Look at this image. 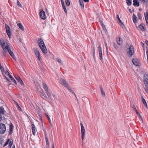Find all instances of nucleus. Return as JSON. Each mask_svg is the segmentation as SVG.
<instances>
[{
    "label": "nucleus",
    "mask_w": 148,
    "mask_h": 148,
    "mask_svg": "<svg viewBox=\"0 0 148 148\" xmlns=\"http://www.w3.org/2000/svg\"><path fill=\"white\" fill-rule=\"evenodd\" d=\"M142 45L143 46L144 45V43L142 42Z\"/></svg>",
    "instance_id": "obj_60"
},
{
    "label": "nucleus",
    "mask_w": 148,
    "mask_h": 148,
    "mask_svg": "<svg viewBox=\"0 0 148 148\" xmlns=\"http://www.w3.org/2000/svg\"><path fill=\"white\" fill-rule=\"evenodd\" d=\"M106 48L107 51L108 52V47H106Z\"/></svg>",
    "instance_id": "obj_58"
},
{
    "label": "nucleus",
    "mask_w": 148,
    "mask_h": 148,
    "mask_svg": "<svg viewBox=\"0 0 148 148\" xmlns=\"http://www.w3.org/2000/svg\"><path fill=\"white\" fill-rule=\"evenodd\" d=\"M10 139H8V140L4 144V145H3V147H5V146H6L8 143L9 142V141H10Z\"/></svg>",
    "instance_id": "obj_41"
},
{
    "label": "nucleus",
    "mask_w": 148,
    "mask_h": 148,
    "mask_svg": "<svg viewBox=\"0 0 148 148\" xmlns=\"http://www.w3.org/2000/svg\"><path fill=\"white\" fill-rule=\"evenodd\" d=\"M85 2H89V0H83Z\"/></svg>",
    "instance_id": "obj_53"
},
{
    "label": "nucleus",
    "mask_w": 148,
    "mask_h": 148,
    "mask_svg": "<svg viewBox=\"0 0 148 148\" xmlns=\"http://www.w3.org/2000/svg\"><path fill=\"white\" fill-rule=\"evenodd\" d=\"M144 77V82L148 81V75L147 74H145Z\"/></svg>",
    "instance_id": "obj_28"
},
{
    "label": "nucleus",
    "mask_w": 148,
    "mask_h": 148,
    "mask_svg": "<svg viewBox=\"0 0 148 148\" xmlns=\"http://www.w3.org/2000/svg\"><path fill=\"white\" fill-rule=\"evenodd\" d=\"M9 143V146L10 147H11V146L12 145L13 142L12 141H9V142L8 143Z\"/></svg>",
    "instance_id": "obj_46"
},
{
    "label": "nucleus",
    "mask_w": 148,
    "mask_h": 148,
    "mask_svg": "<svg viewBox=\"0 0 148 148\" xmlns=\"http://www.w3.org/2000/svg\"><path fill=\"white\" fill-rule=\"evenodd\" d=\"M43 87L45 90L47 92L48 91V88L46 84L44 82H42Z\"/></svg>",
    "instance_id": "obj_18"
},
{
    "label": "nucleus",
    "mask_w": 148,
    "mask_h": 148,
    "mask_svg": "<svg viewBox=\"0 0 148 148\" xmlns=\"http://www.w3.org/2000/svg\"><path fill=\"white\" fill-rule=\"evenodd\" d=\"M139 28L142 31H145L146 29L145 28V25L143 23H141L140 25Z\"/></svg>",
    "instance_id": "obj_17"
},
{
    "label": "nucleus",
    "mask_w": 148,
    "mask_h": 148,
    "mask_svg": "<svg viewBox=\"0 0 148 148\" xmlns=\"http://www.w3.org/2000/svg\"><path fill=\"white\" fill-rule=\"evenodd\" d=\"M105 46L106 47H108V46H107V44H106V42H105Z\"/></svg>",
    "instance_id": "obj_55"
},
{
    "label": "nucleus",
    "mask_w": 148,
    "mask_h": 148,
    "mask_svg": "<svg viewBox=\"0 0 148 148\" xmlns=\"http://www.w3.org/2000/svg\"><path fill=\"white\" fill-rule=\"evenodd\" d=\"M139 60L136 58H134L132 59V62L133 64L136 66L139 65Z\"/></svg>",
    "instance_id": "obj_11"
},
{
    "label": "nucleus",
    "mask_w": 148,
    "mask_h": 148,
    "mask_svg": "<svg viewBox=\"0 0 148 148\" xmlns=\"http://www.w3.org/2000/svg\"><path fill=\"white\" fill-rule=\"evenodd\" d=\"M5 27L8 35L9 38H10L11 37V33L10 31V28L7 24H5Z\"/></svg>",
    "instance_id": "obj_9"
},
{
    "label": "nucleus",
    "mask_w": 148,
    "mask_h": 148,
    "mask_svg": "<svg viewBox=\"0 0 148 148\" xmlns=\"http://www.w3.org/2000/svg\"><path fill=\"white\" fill-rule=\"evenodd\" d=\"M56 60L59 63H61L62 62V61L60 59L57 58L56 59Z\"/></svg>",
    "instance_id": "obj_48"
},
{
    "label": "nucleus",
    "mask_w": 148,
    "mask_h": 148,
    "mask_svg": "<svg viewBox=\"0 0 148 148\" xmlns=\"http://www.w3.org/2000/svg\"><path fill=\"white\" fill-rule=\"evenodd\" d=\"M140 118L143 121V118H142V117H141Z\"/></svg>",
    "instance_id": "obj_61"
},
{
    "label": "nucleus",
    "mask_w": 148,
    "mask_h": 148,
    "mask_svg": "<svg viewBox=\"0 0 148 148\" xmlns=\"http://www.w3.org/2000/svg\"><path fill=\"white\" fill-rule=\"evenodd\" d=\"M41 94H42V95L45 98H46V99H47V96L46 95V94L44 92H42L41 93Z\"/></svg>",
    "instance_id": "obj_42"
},
{
    "label": "nucleus",
    "mask_w": 148,
    "mask_h": 148,
    "mask_svg": "<svg viewBox=\"0 0 148 148\" xmlns=\"http://www.w3.org/2000/svg\"><path fill=\"white\" fill-rule=\"evenodd\" d=\"M5 111L3 108L2 107H0V113L1 114H5Z\"/></svg>",
    "instance_id": "obj_26"
},
{
    "label": "nucleus",
    "mask_w": 148,
    "mask_h": 148,
    "mask_svg": "<svg viewBox=\"0 0 148 148\" xmlns=\"http://www.w3.org/2000/svg\"><path fill=\"white\" fill-rule=\"evenodd\" d=\"M144 84L145 86V90L146 92L148 94V81L144 82Z\"/></svg>",
    "instance_id": "obj_16"
},
{
    "label": "nucleus",
    "mask_w": 148,
    "mask_h": 148,
    "mask_svg": "<svg viewBox=\"0 0 148 148\" xmlns=\"http://www.w3.org/2000/svg\"><path fill=\"white\" fill-rule=\"evenodd\" d=\"M133 108L134 109V110H135V111L136 112V113L137 114H139V113L138 111L137 110L135 106L134 105H133Z\"/></svg>",
    "instance_id": "obj_33"
},
{
    "label": "nucleus",
    "mask_w": 148,
    "mask_h": 148,
    "mask_svg": "<svg viewBox=\"0 0 148 148\" xmlns=\"http://www.w3.org/2000/svg\"><path fill=\"white\" fill-rule=\"evenodd\" d=\"M81 127V131L82 134V143H83V140L85 137V130L83 125L82 123H80Z\"/></svg>",
    "instance_id": "obj_5"
},
{
    "label": "nucleus",
    "mask_w": 148,
    "mask_h": 148,
    "mask_svg": "<svg viewBox=\"0 0 148 148\" xmlns=\"http://www.w3.org/2000/svg\"><path fill=\"white\" fill-rule=\"evenodd\" d=\"M16 107L18 109V110L19 111L21 110V109L20 107V106H19L18 104L17 103H16Z\"/></svg>",
    "instance_id": "obj_44"
},
{
    "label": "nucleus",
    "mask_w": 148,
    "mask_h": 148,
    "mask_svg": "<svg viewBox=\"0 0 148 148\" xmlns=\"http://www.w3.org/2000/svg\"><path fill=\"white\" fill-rule=\"evenodd\" d=\"M2 117L1 114V113H0V121L2 120Z\"/></svg>",
    "instance_id": "obj_51"
},
{
    "label": "nucleus",
    "mask_w": 148,
    "mask_h": 148,
    "mask_svg": "<svg viewBox=\"0 0 148 148\" xmlns=\"http://www.w3.org/2000/svg\"><path fill=\"white\" fill-rule=\"evenodd\" d=\"M38 43L42 52L43 53H46L47 51L43 40L41 39H39Z\"/></svg>",
    "instance_id": "obj_2"
},
{
    "label": "nucleus",
    "mask_w": 148,
    "mask_h": 148,
    "mask_svg": "<svg viewBox=\"0 0 148 148\" xmlns=\"http://www.w3.org/2000/svg\"><path fill=\"white\" fill-rule=\"evenodd\" d=\"M46 116H47V118L48 119V120L49 122V123L51 125V120L50 119V118H49V116H48V115L47 114H46Z\"/></svg>",
    "instance_id": "obj_40"
},
{
    "label": "nucleus",
    "mask_w": 148,
    "mask_h": 148,
    "mask_svg": "<svg viewBox=\"0 0 148 148\" xmlns=\"http://www.w3.org/2000/svg\"><path fill=\"white\" fill-rule=\"evenodd\" d=\"M0 43L1 46L3 49V51L5 52L7 50V48H6V47H7L8 45H6V42L2 38L0 39Z\"/></svg>",
    "instance_id": "obj_3"
},
{
    "label": "nucleus",
    "mask_w": 148,
    "mask_h": 148,
    "mask_svg": "<svg viewBox=\"0 0 148 148\" xmlns=\"http://www.w3.org/2000/svg\"><path fill=\"white\" fill-rule=\"evenodd\" d=\"M99 46L98 47L99 52L100 51H102L101 48V45L100 43H99Z\"/></svg>",
    "instance_id": "obj_35"
},
{
    "label": "nucleus",
    "mask_w": 148,
    "mask_h": 148,
    "mask_svg": "<svg viewBox=\"0 0 148 148\" xmlns=\"http://www.w3.org/2000/svg\"><path fill=\"white\" fill-rule=\"evenodd\" d=\"M58 115H59V116L60 117V115L59 114H58Z\"/></svg>",
    "instance_id": "obj_62"
},
{
    "label": "nucleus",
    "mask_w": 148,
    "mask_h": 148,
    "mask_svg": "<svg viewBox=\"0 0 148 148\" xmlns=\"http://www.w3.org/2000/svg\"><path fill=\"white\" fill-rule=\"evenodd\" d=\"M100 90H101V93L102 95V96L103 97H105V92L103 90V88L101 86H100Z\"/></svg>",
    "instance_id": "obj_22"
},
{
    "label": "nucleus",
    "mask_w": 148,
    "mask_h": 148,
    "mask_svg": "<svg viewBox=\"0 0 148 148\" xmlns=\"http://www.w3.org/2000/svg\"><path fill=\"white\" fill-rule=\"evenodd\" d=\"M47 94L48 96L50 99H51V94L50 91H48L47 92Z\"/></svg>",
    "instance_id": "obj_34"
},
{
    "label": "nucleus",
    "mask_w": 148,
    "mask_h": 148,
    "mask_svg": "<svg viewBox=\"0 0 148 148\" xmlns=\"http://www.w3.org/2000/svg\"><path fill=\"white\" fill-rule=\"evenodd\" d=\"M128 55L131 56L134 53V48L132 45L130 46L129 48L127 49ZM130 57V56H129Z\"/></svg>",
    "instance_id": "obj_4"
},
{
    "label": "nucleus",
    "mask_w": 148,
    "mask_h": 148,
    "mask_svg": "<svg viewBox=\"0 0 148 148\" xmlns=\"http://www.w3.org/2000/svg\"><path fill=\"white\" fill-rule=\"evenodd\" d=\"M52 148H54V145L53 143V144Z\"/></svg>",
    "instance_id": "obj_56"
},
{
    "label": "nucleus",
    "mask_w": 148,
    "mask_h": 148,
    "mask_svg": "<svg viewBox=\"0 0 148 148\" xmlns=\"http://www.w3.org/2000/svg\"><path fill=\"white\" fill-rule=\"evenodd\" d=\"M14 127L12 123H11L10 124V131L9 132L10 134H12V132L13 131Z\"/></svg>",
    "instance_id": "obj_14"
},
{
    "label": "nucleus",
    "mask_w": 148,
    "mask_h": 148,
    "mask_svg": "<svg viewBox=\"0 0 148 148\" xmlns=\"http://www.w3.org/2000/svg\"><path fill=\"white\" fill-rule=\"evenodd\" d=\"M16 79L18 80V82L20 83L21 85H24V83L23 81L19 77H18L16 78Z\"/></svg>",
    "instance_id": "obj_21"
},
{
    "label": "nucleus",
    "mask_w": 148,
    "mask_h": 148,
    "mask_svg": "<svg viewBox=\"0 0 148 148\" xmlns=\"http://www.w3.org/2000/svg\"><path fill=\"white\" fill-rule=\"evenodd\" d=\"M18 26L19 27L20 29L23 31L24 30V28L22 24L20 23L17 24Z\"/></svg>",
    "instance_id": "obj_25"
},
{
    "label": "nucleus",
    "mask_w": 148,
    "mask_h": 148,
    "mask_svg": "<svg viewBox=\"0 0 148 148\" xmlns=\"http://www.w3.org/2000/svg\"><path fill=\"white\" fill-rule=\"evenodd\" d=\"M6 50H7L8 53H9L10 55H11V57L13 58V59H15V56L13 53V52L11 50L9 46H7V47H6Z\"/></svg>",
    "instance_id": "obj_8"
},
{
    "label": "nucleus",
    "mask_w": 148,
    "mask_h": 148,
    "mask_svg": "<svg viewBox=\"0 0 148 148\" xmlns=\"http://www.w3.org/2000/svg\"><path fill=\"white\" fill-rule=\"evenodd\" d=\"M61 2L62 6L65 5L63 0H61Z\"/></svg>",
    "instance_id": "obj_49"
},
{
    "label": "nucleus",
    "mask_w": 148,
    "mask_h": 148,
    "mask_svg": "<svg viewBox=\"0 0 148 148\" xmlns=\"http://www.w3.org/2000/svg\"><path fill=\"white\" fill-rule=\"evenodd\" d=\"M62 6L63 9L64 10V12H65V13H67V10L66 9V8L65 5L63 6Z\"/></svg>",
    "instance_id": "obj_47"
},
{
    "label": "nucleus",
    "mask_w": 148,
    "mask_h": 148,
    "mask_svg": "<svg viewBox=\"0 0 148 148\" xmlns=\"http://www.w3.org/2000/svg\"><path fill=\"white\" fill-rule=\"evenodd\" d=\"M126 3L128 5H130L132 3L131 0H126Z\"/></svg>",
    "instance_id": "obj_31"
},
{
    "label": "nucleus",
    "mask_w": 148,
    "mask_h": 148,
    "mask_svg": "<svg viewBox=\"0 0 148 148\" xmlns=\"http://www.w3.org/2000/svg\"><path fill=\"white\" fill-rule=\"evenodd\" d=\"M79 1L80 3V5L82 6V8H84V4L83 1L81 0H79Z\"/></svg>",
    "instance_id": "obj_29"
},
{
    "label": "nucleus",
    "mask_w": 148,
    "mask_h": 148,
    "mask_svg": "<svg viewBox=\"0 0 148 148\" xmlns=\"http://www.w3.org/2000/svg\"><path fill=\"white\" fill-rule=\"evenodd\" d=\"M5 77L8 81H9L10 80L8 78H6V77L5 76Z\"/></svg>",
    "instance_id": "obj_54"
},
{
    "label": "nucleus",
    "mask_w": 148,
    "mask_h": 148,
    "mask_svg": "<svg viewBox=\"0 0 148 148\" xmlns=\"http://www.w3.org/2000/svg\"><path fill=\"white\" fill-rule=\"evenodd\" d=\"M129 11L130 12H132V11L130 9L129 10Z\"/></svg>",
    "instance_id": "obj_59"
},
{
    "label": "nucleus",
    "mask_w": 148,
    "mask_h": 148,
    "mask_svg": "<svg viewBox=\"0 0 148 148\" xmlns=\"http://www.w3.org/2000/svg\"><path fill=\"white\" fill-rule=\"evenodd\" d=\"M60 81L61 84L69 90V92H71L72 94H73L75 96L77 100L78 101V99L77 98L76 95L74 92H73V90L71 88L70 86H69V84L68 83L67 81L65 79L63 78H61L60 79Z\"/></svg>",
    "instance_id": "obj_1"
},
{
    "label": "nucleus",
    "mask_w": 148,
    "mask_h": 148,
    "mask_svg": "<svg viewBox=\"0 0 148 148\" xmlns=\"http://www.w3.org/2000/svg\"><path fill=\"white\" fill-rule=\"evenodd\" d=\"M116 18L118 19V20L120 23V25L121 26H122L123 25H124L123 24L122 22L121 21L120 19L119 16L118 14L116 15Z\"/></svg>",
    "instance_id": "obj_24"
},
{
    "label": "nucleus",
    "mask_w": 148,
    "mask_h": 148,
    "mask_svg": "<svg viewBox=\"0 0 148 148\" xmlns=\"http://www.w3.org/2000/svg\"><path fill=\"white\" fill-rule=\"evenodd\" d=\"M7 73L8 74V75L9 76L10 78L11 79L13 82L15 84H16V80L14 79L13 77L10 74L9 72L8 71H7Z\"/></svg>",
    "instance_id": "obj_13"
},
{
    "label": "nucleus",
    "mask_w": 148,
    "mask_h": 148,
    "mask_svg": "<svg viewBox=\"0 0 148 148\" xmlns=\"http://www.w3.org/2000/svg\"><path fill=\"white\" fill-rule=\"evenodd\" d=\"M142 101L145 107L147 108V103L145 101V99L144 98L143 96L141 97Z\"/></svg>",
    "instance_id": "obj_23"
},
{
    "label": "nucleus",
    "mask_w": 148,
    "mask_h": 148,
    "mask_svg": "<svg viewBox=\"0 0 148 148\" xmlns=\"http://www.w3.org/2000/svg\"><path fill=\"white\" fill-rule=\"evenodd\" d=\"M133 22L134 23H136L137 22V20H136V18L137 17L136 16V15L134 14H133Z\"/></svg>",
    "instance_id": "obj_27"
},
{
    "label": "nucleus",
    "mask_w": 148,
    "mask_h": 148,
    "mask_svg": "<svg viewBox=\"0 0 148 148\" xmlns=\"http://www.w3.org/2000/svg\"><path fill=\"white\" fill-rule=\"evenodd\" d=\"M45 140L46 142V144H47V146L49 145V141L48 140V139L47 138V135H45Z\"/></svg>",
    "instance_id": "obj_30"
},
{
    "label": "nucleus",
    "mask_w": 148,
    "mask_h": 148,
    "mask_svg": "<svg viewBox=\"0 0 148 148\" xmlns=\"http://www.w3.org/2000/svg\"><path fill=\"white\" fill-rule=\"evenodd\" d=\"M137 114L138 115V116H139V117H140V118L141 117H142L139 113V114Z\"/></svg>",
    "instance_id": "obj_57"
},
{
    "label": "nucleus",
    "mask_w": 148,
    "mask_h": 148,
    "mask_svg": "<svg viewBox=\"0 0 148 148\" xmlns=\"http://www.w3.org/2000/svg\"><path fill=\"white\" fill-rule=\"evenodd\" d=\"M101 25L102 26L103 28L104 29V28H105V26L103 24L102 22L101 21Z\"/></svg>",
    "instance_id": "obj_50"
},
{
    "label": "nucleus",
    "mask_w": 148,
    "mask_h": 148,
    "mask_svg": "<svg viewBox=\"0 0 148 148\" xmlns=\"http://www.w3.org/2000/svg\"><path fill=\"white\" fill-rule=\"evenodd\" d=\"M6 130V127L5 125L3 123H0V133L4 134Z\"/></svg>",
    "instance_id": "obj_6"
},
{
    "label": "nucleus",
    "mask_w": 148,
    "mask_h": 148,
    "mask_svg": "<svg viewBox=\"0 0 148 148\" xmlns=\"http://www.w3.org/2000/svg\"><path fill=\"white\" fill-rule=\"evenodd\" d=\"M34 51L36 56L38 57L39 60H40L41 58L40 54L37 48L34 49Z\"/></svg>",
    "instance_id": "obj_7"
},
{
    "label": "nucleus",
    "mask_w": 148,
    "mask_h": 148,
    "mask_svg": "<svg viewBox=\"0 0 148 148\" xmlns=\"http://www.w3.org/2000/svg\"><path fill=\"white\" fill-rule=\"evenodd\" d=\"M65 2H66V4L67 6H69L70 5V2L69 0H66Z\"/></svg>",
    "instance_id": "obj_37"
},
{
    "label": "nucleus",
    "mask_w": 148,
    "mask_h": 148,
    "mask_svg": "<svg viewBox=\"0 0 148 148\" xmlns=\"http://www.w3.org/2000/svg\"><path fill=\"white\" fill-rule=\"evenodd\" d=\"M95 48L94 46V47H93V49L92 53H93V56L94 58V59H95Z\"/></svg>",
    "instance_id": "obj_39"
},
{
    "label": "nucleus",
    "mask_w": 148,
    "mask_h": 148,
    "mask_svg": "<svg viewBox=\"0 0 148 148\" xmlns=\"http://www.w3.org/2000/svg\"><path fill=\"white\" fill-rule=\"evenodd\" d=\"M145 20L146 21V24L147 26L148 27V11H147V14H145L144 13Z\"/></svg>",
    "instance_id": "obj_15"
},
{
    "label": "nucleus",
    "mask_w": 148,
    "mask_h": 148,
    "mask_svg": "<svg viewBox=\"0 0 148 148\" xmlns=\"http://www.w3.org/2000/svg\"><path fill=\"white\" fill-rule=\"evenodd\" d=\"M146 4H148V0H139Z\"/></svg>",
    "instance_id": "obj_36"
},
{
    "label": "nucleus",
    "mask_w": 148,
    "mask_h": 148,
    "mask_svg": "<svg viewBox=\"0 0 148 148\" xmlns=\"http://www.w3.org/2000/svg\"><path fill=\"white\" fill-rule=\"evenodd\" d=\"M145 43L148 46V40H146L145 41Z\"/></svg>",
    "instance_id": "obj_52"
},
{
    "label": "nucleus",
    "mask_w": 148,
    "mask_h": 148,
    "mask_svg": "<svg viewBox=\"0 0 148 148\" xmlns=\"http://www.w3.org/2000/svg\"><path fill=\"white\" fill-rule=\"evenodd\" d=\"M138 18L139 19H141V14L140 12H138L137 14Z\"/></svg>",
    "instance_id": "obj_43"
},
{
    "label": "nucleus",
    "mask_w": 148,
    "mask_h": 148,
    "mask_svg": "<svg viewBox=\"0 0 148 148\" xmlns=\"http://www.w3.org/2000/svg\"><path fill=\"white\" fill-rule=\"evenodd\" d=\"M133 5L135 6L138 7L139 5V3L137 0H134L133 1Z\"/></svg>",
    "instance_id": "obj_19"
},
{
    "label": "nucleus",
    "mask_w": 148,
    "mask_h": 148,
    "mask_svg": "<svg viewBox=\"0 0 148 148\" xmlns=\"http://www.w3.org/2000/svg\"><path fill=\"white\" fill-rule=\"evenodd\" d=\"M116 41L117 44L120 45H121L123 43V40L120 38L118 39H116Z\"/></svg>",
    "instance_id": "obj_20"
},
{
    "label": "nucleus",
    "mask_w": 148,
    "mask_h": 148,
    "mask_svg": "<svg viewBox=\"0 0 148 148\" xmlns=\"http://www.w3.org/2000/svg\"><path fill=\"white\" fill-rule=\"evenodd\" d=\"M32 129L33 134L35 135L36 133V128L34 124H32Z\"/></svg>",
    "instance_id": "obj_12"
},
{
    "label": "nucleus",
    "mask_w": 148,
    "mask_h": 148,
    "mask_svg": "<svg viewBox=\"0 0 148 148\" xmlns=\"http://www.w3.org/2000/svg\"><path fill=\"white\" fill-rule=\"evenodd\" d=\"M4 142V141L3 139H0V146L2 145L3 143Z\"/></svg>",
    "instance_id": "obj_45"
},
{
    "label": "nucleus",
    "mask_w": 148,
    "mask_h": 148,
    "mask_svg": "<svg viewBox=\"0 0 148 148\" xmlns=\"http://www.w3.org/2000/svg\"><path fill=\"white\" fill-rule=\"evenodd\" d=\"M99 58L100 60L102 61L103 60L102 51H100V52H99Z\"/></svg>",
    "instance_id": "obj_32"
},
{
    "label": "nucleus",
    "mask_w": 148,
    "mask_h": 148,
    "mask_svg": "<svg viewBox=\"0 0 148 148\" xmlns=\"http://www.w3.org/2000/svg\"><path fill=\"white\" fill-rule=\"evenodd\" d=\"M40 15L41 18L45 20L46 18V15L45 12L44 10H41L40 12Z\"/></svg>",
    "instance_id": "obj_10"
},
{
    "label": "nucleus",
    "mask_w": 148,
    "mask_h": 148,
    "mask_svg": "<svg viewBox=\"0 0 148 148\" xmlns=\"http://www.w3.org/2000/svg\"><path fill=\"white\" fill-rule=\"evenodd\" d=\"M17 5H18V6L20 7H22V6L20 2L18 1L17 0Z\"/></svg>",
    "instance_id": "obj_38"
}]
</instances>
